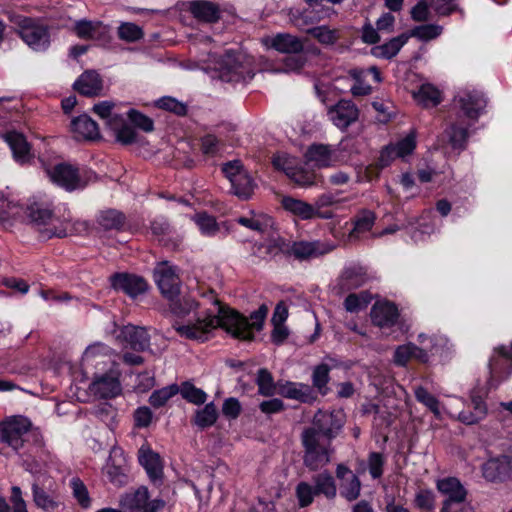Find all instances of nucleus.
Instances as JSON below:
<instances>
[{"instance_id":"4c0bfd02","label":"nucleus","mask_w":512,"mask_h":512,"mask_svg":"<svg viewBox=\"0 0 512 512\" xmlns=\"http://www.w3.org/2000/svg\"><path fill=\"white\" fill-rule=\"evenodd\" d=\"M69 487L73 498L81 508L88 509L91 507L92 499L88 488L79 477L71 478L69 481Z\"/></svg>"},{"instance_id":"3c124183","label":"nucleus","mask_w":512,"mask_h":512,"mask_svg":"<svg viewBox=\"0 0 512 512\" xmlns=\"http://www.w3.org/2000/svg\"><path fill=\"white\" fill-rule=\"evenodd\" d=\"M178 393L181 394L183 399L195 405L204 404L207 400V394L190 382L182 383Z\"/></svg>"},{"instance_id":"c03bdc74","label":"nucleus","mask_w":512,"mask_h":512,"mask_svg":"<svg viewBox=\"0 0 512 512\" xmlns=\"http://www.w3.org/2000/svg\"><path fill=\"white\" fill-rule=\"evenodd\" d=\"M309 34L320 44L326 46H332L340 39L339 30L332 29L326 25L316 26L313 29H309Z\"/></svg>"},{"instance_id":"8fccbe9b","label":"nucleus","mask_w":512,"mask_h":512,"mask_svg":"<svg viewBox=\"0 0 512 512\" xmlns=\"http://www.w3.org/2000/svg\"><path fill=\"white\" fill-rule=\"evenodd\" d=\"M414 395L416 400L426 406L436 417L440 416V403L425 387L415 386Z\"/></svg>"},{"instance_id":"338daca9","label":"nucleus","mask_w":512,"mask_h":512,"mask_svg":"<svg viewBox=\"0 0 512 512\" xmlns=\"http://www.w3.org/2000/svg\"><path fill=\"white\" fill-rule=\"evenodd\" d=\"M220 140L213 134L201 138V151L204 155L213 157L220 151Z\"/></svg>"},{"instance_id":"2eb2a0df","label":"nucleus","mask_w":512,"mask_h":512,"mask_svg":"<svg viewBox=\"0 0 512 512\" xmlns=\"http://www.w3.org/2000/svg\"><path fill=\"white\" fill-rule=\"evenodd\" d=\"M357 105L348 99H341L327 110L329 120L340 130H346L359 118Z\"/></svg>"},{"instance_id":"0e129e2a","label":"nucleus","mask_w":512,"mask_h":512,"mask_svg":"<svg viewBox=\"0 0 512 512\" xmlns=\"http://www.w3.org/2000/svg\"><path fill=\"white\" fill-rule=\"evenodd\" d=\"M127 116L129 120L134 124V126L142 129L145 132H151L154 129L152 119L137 110L130 109L127 113Z\"/></svg>"},{"instance_id":"37998d69","label":"nucleus","mask_w":512,"mask_h":512,"mask_svg":"<svg viewBox=\"0 0 512 512\" xmlns=\"http://www.w3.org/2000/svg\"><path fill=\"white\" fill-rule=\"evenodd\" d=\"M256 187L253 179L247 172L244 175H240L236 180L231 183L232 192L240 199H249Z\"/></svg>"},{"instance_id":"bf43d9fd","label":"nucleus","mask_w":512,"mask_h":512,"mask_svg":"<svg viewBox=\"0 0 512 512\" xmlns=\"http://www.w3.org/2000/svg\"><path fill=\"white\" fill-rule=\"evenodd\" d=\"M156 106L178 116H183L187 113V107L184 103L169 96L158 99L156 101Z\"/></svg>"},{"instance_id":"dca6fc26","label":"nucleus","mask_w":512,"mask_h":512,"mask_svg":"<svg viewBox=\"0 0 512 512\" xmlns=\"http://www.w3.org/2000/svg\"><path fill=\"white\" fill-rule=\"evenodd\" d=\"M120 373L110 370L107 373L96 375L89 386L92 394L99 398H114L121 394L122 386L119 380Z\"/></svg>"},{"instance_id":"603ef678","label":"nucleus","mask_w":512,"mask_h":512,"mask_svg":"<svg viewBox=\"0 0 512 512\" xmlns=\"http://www.w3.org/2000/svg\"><path fill=\"white\" fill-rule=\"evenodd\" d=\"M178 392L179 387L176 384H172L161 389L155 390L149 397V403L154 408H160L164 406Z\"/></svg>"},{"instance_id":"f257e3e1","label":"nucleus","mask_w":512,"mask_h":512,"mask_svg":"<svg viewBox=\"0 0 512 512\" xmlns=\"http://www.w3.org/2000/svg\"><path fill=\"white\" fill-rule=\"evenodd\" d=\"M169 301V309L175 317L182 319L191 313L194 315L193 320H189L186 324L175 321L172 324L173 329L183 338L201 342L206 341L208 334L217 327L223 328L235 338L252 340L254 332L262 329L268 313V307L263 304L252 312L248 319L237 311L222 306L212 291L209 293V301L213 305L212 310L198 311L203 304L196 302L191 297H177Z\"/></svg>"},{"instance_id":"a18cd8bd","label":"nucleus","mask_w":512,"mask_h":512,"mask_svg":"<svg viewBox=\"0 0 512 512\" xmlns=\"http://www.w3.org/2000/svg\"><path fill=\"white\" fill-rule=\"evenodd\" d=\"M315 490L318 494H323L327 498L332 499L336 496V486L333 477L327 473H320L313 477Z\"/></svg>"},{"instance_id":"cd10ccee","label":"nucleus","mask_w":512,"mask_h":512,"mask_svg":"<svg viewBox=\"0 0 512 512\" xmlns=\"http://www.w3.org/2000/svg\"><path fill=\"white\" fill-rule=\"evenodd\" d=\"M74 89L85 96L98 95L102 90V80L95 71L84 72L74 83Z\"/></svg>"},{"instance_id":"5fc2aeb1","label":"nucleus","mask_w":512,"mask_h":512,"mask_svg":"<svg viewBox=\"0 0 512 512\" xmlns=\"http://www.w3.org/2000/svg\"><path fill=\"white\" fill-rule=\"evenodd\" d=\"M118 37L125 42H136L143 38L142 28L132 22L121 23L118 27Z\"/></svg>"},{"instance_id":"9b49d317","label":"nucleus","mask_w":512,"mask_h":512,"mask_svg":"<svg viewBox=\"0 0 512 512\" xmlns=\"http://www.w3.org/2000/svg\"><path fill=\"white\" fill-rule=\"evenodd\" d=\"M154 280L161 294L167 300H173L180 295L181 280L179 270L168 261H163L156 265Z\"/></svg>"},{"instance_id":"393cba45","label":"nucleus","mask_w":512,"mask_h":512,"mask_svg":"<svg viewBox=\"0 0 512 512\" xmlns=\"http://www.w3.org/2000/svg\"><path fill=\"white\" fill-rule=\"evenodd\" d=\"M305 158L307 163H313L317 168L332 166L337 161L335 150L324 144L311 145L305 154Z\"/></svg>"},{"instance_id":"774afa93","label":"nucleus","mask_w":512,"mask_h":512,"mask_svg":"<svg viewBox=\"0 0 512 512\" xmlns=\"http://www.w3.org/2000/svg\"><path fill=\"white\" fill-rule=\"evenodd\" d=\"M412 359H415L421 363H427L429 361L430 354L434 355L439 353L437 344L431 346L418 347L414 343H411Z\"/></svg>"},{"instance_id":"680f3d73","label":"nucleus","mask_w":512,"mask_h":512,"mask_svg":"<svg viewBox=\"0 0 512 512\" xmlns=\"http://www.w3.org/2000/svg\"><path fill=\"white\" fill-rule=\"evenodd\" d=\"M329 371L330 368L327 364H320L315 367L313 371V385L322 393L325 394L323 389L326 388V385L329 381Z\"/></svg>"},{"instance_id":"ea45409f","label":"nucleus","mask_w":512,"mask_h":512,"mask_svg":"<svg viewBox=\"0 0 512 512\" xmlns=\"http://www.w3.org/2000/svg\"><path fill=\"white\" fill-rule=\"evenodd\" d=\"M375 223V214L371 211H363L354 221V227L349 233L351 240L359 239L364 233L371 230Z\"/></svg>"},{"instance_id":"c756f323","label":"nucleus","mask_w":512,"mask_h":512,"mask_svg":"<svg viewBox=\"0 0 512 512\" xmlns=\"http://www.w3.org/2000/svg\"><path fill=\"white\" fill-rule=\"evenodd\" d=\"M139 462L146 470L150 479L156 480L161 478L162 463L157 453L153 452L150 448L142 446L139 450Z\"/></svg>"},{"instance_id":"20e7f679","label":"nucleus","mask_w":512,"mask_h":512,"mask_svg":"<svg viewBox=\"0 0 512 512\" xmlns=\"http://www.w3.org/2000/svg\"><path fill=\"white\" fill-rule=\"evenodd\" d=\"M25 469L34 475L31 483L32 500L38 509L44 512H54L61 506L59 493L55 481L47 475H37L40 473L38 465H33L24 461Z\"/></svg>"},{"instance_id":"6ab92c4d","label":"nucleus","mask_w":512,"mask_h":512,"mask_svg":"<svg viewBox=\"0 0 512 512\" xmlns=\"http://www.w3.org/2000/svg\"><path fill=\"white\" fill-rule=\"evenodd\" d=\"M116 339L126 343L135 351H144L150 346V337L143 327L126 325L119 329Z\"/></svg>"},{"instance_id":"412c9836","label":"nucleus","mask_w":512,"mask_h":512,"mask_svg":"<svg viewBox=\"0 0 512 512\" xmlns=\"http://www.w3.org/2000/svg\"><path fill=\"white\" fill-rule=\"evenodd\" d=\"M483 476L491 482H501L512 475V462L508 456L489 459L482 468Z\"/></svg>"},{"instance_id":"c9c22d12","label":"nucleus","mask_w":512,"mask_h":512,"mask_svg":"<svg viewBox=\"0 0 512 512\" xmlns=\"http://www.w3.org/2000/svg\"><path fill=\"white\" fill-rule=\"evenodd\" d=\"M414 99L423 107H435L441 102L440 91L431 84H422L417 92H414Z\"/></svg>"},{"instance_id":"aec40b11","label":"nucleus","mask_w":512,"mask_h":512,"mask_svg":"<svg viewBox=\"0 0 512 512\" xmlns=\"http://www.w3.org/2000/svg\"><path fill=\"white\" fill-rule=\"evenodd\" d=\"M332 250L333 246L321 241H298L290 246L288 253L298 260H309Z\"/></svg>"},{"instance_id":"5701e85b","label":"nucleus","mask_w":512,"mask_h":512,"mask_svg":"<svg viewBox=\"0 0 512 512\" xmlns=\"http://www.w3.org/2000/svg\"><path fill=\"white\" fill-rule=\"evenodd\" d=\"M281 205L287 212L299 217L301 220H311L314 218L328 219L329 217V215L322 214L314 209L312 204L291 196L282 197Z\"/></svg>"},{"instance_id":"e433bc0d","label":"nucleus","mask_w":512,"mask_h":512,"mask_svg":"<svg viewBox=\"0 0 512 512\" xmlns=\"http://www.w3.org/2000/svg\"><path fill=\"white\" fill-rule=\"evenodd\" d=\"M75 32L80 38L98 39L101 35L106 34L108 29L101 22L80 20L75 24Z\"/></svg>"},{"instance_id":"423d86ee","label":"nucleus","mask_w":512,"mask_h":512,"mask_svg":"<svg viewBox=\"0 0 512 512\" xmlns=\"http://www.w3.org/2000/svg\"><path fill=\"white\" fill-rule=\"evenodd\" d=\"M93 111L105 125L113 132L115 139L122 144H132L137 139V133L125 120L122 114L115 110L111 101H102L94 105Z\"/></svg>"},{"instance_id":"e2e57ef3","label":"nucleus","mask_w":512,"mask_h":512,"mask_svg":"<svg viewBox=\"0 0 512 512\" xmlns=\"http://www.w3.org/2000/svg\"><path fill=\"white\" fill-rule=\"evenodd\" d=\"M400 158H405L410 155L416 147V137L414 133L408 134L406 137L400 139L393 144Z\"/></svg>"},{"instance_id":"de8ad7c7","label":"nucleus","mask_w":512,"mask_h":512,"mask_svg":"<svg viewBox=\"0 0 512 512\" xmlns=\"http://www.w3.org/2000/svg\"><path fill=\"white\" fill-rule=\"evenodd\" d=\"M295 184L301 187H310L317 184L315 172L306 169L304 166L296 165L288 176Z\"/></svg>"},{"instance_id":"79ce46f5","label":"nucleus","mask_w":512,"mask_h":512,"mask_svg":"<svg viewBox=\"0 0 512 512\" xmlns=\"http://www.w3.org/2000/svg\"><path fill=\"white\" fill-rule=\"evenodd\" d=\"M218 418L216 406L213 402L207 403L203 408L196 411L193 423L201 428L211 427Z\"/></svg>"},{"instance_id":"6e6d98bb","label":"nucleus","mask_w":512,"mask_h":512,"mask_svg":"<svg viewBox=\"0 0 512 512\" xmlns=\"http://www.w3.org/2000/svg\"><path fill=\"white\" fill-rule=\"evenodd\" d=\"M112 354V349L106 344L97 342L86 348L82 360L85 363H92L98 358L108 357Z\"/></svg>"},{"instance_id":"0eeeda50","label":"nucleus","mask_w":512,"mask_h":512,"mask_svg":"<svg viewBox=\"0 0 512 512\" xmlns=\"http://www.w3.org/2000/svg\"><path fill=\"white\" fill-rule=\"evenodd\" d=\"M14 24L17 34L29 48L36 52H44L49 48V29L41 21L26 16H16Z\"/></svg>"},{"instance_id":"1a4fd4ad","label":"nucleus","mask_w":512,"mask_h":512,"mask_svg":"<svg viewBox=\"0 0 512 512\" xmlns=\"http://www.w3.org/2000/svg\"><path fill=\"white\" fill-rule=\"evenodd\" d=\"M220 78L225 82H246L254 76L252 60L242 52L227 51L219 67Z\"/></svg>"},{"instance_id":"4d7b16f0","label":"nucleus","mask_w":512,"mask_h":512,"mask_svg":"<svg viewBox=\"0 0 512 512\" xmlns=\"http://www.w3.org/2000/svg\"><path fill=\"white\" fill-rule=\"evenodd\" d=\"M361 483L359 478L351 474L341 485V495L348 501L356 500L360 495Z\"/></svg>"},{"instance_id":"052dcab7","label":"nucleus","mask_w":512,"mask_h":512,"mask_svg":"<svg viewBox=\"0 0 512 512\" xmlns=\"http://www.w3.org/2000/svg\"><path fill=\"white\" fill-rule=\"evenodd\" d=\"M339 202V199L337 197V194H334L332 192H326L321 195H319L315 203L313 204L314 209L318 210L322 214L329 215L328 219L333 218L334 214L330 210H323L326 207H330L334 204H337Z\"/></svg>"},{"instance_id":"c85d7f7f","label":"nucleus","mask_w":512,"mask_h":512,"mask_svg":"<svg viewBox=\"0 0 512 512\" xmlns=\"http://www.w3.org/2000/svg\"><path fill=\"white\" fill-rule=\"evenodd\" d=\"M409 35L403 33L390 39L388 42L371 48V54L376 58L391 59L395 57L401 48L408 42Z\"/></svg>"},{"instance_id":"09e8293b","label":"nucleus","mask_w":512,"mask_h":512,"mask_svg":"<svg viewBox=\"0 0 512 512\" xmlns=\"http://www.w3.org/2000/svg\"><path fill=\"white\" fill-rule=\"evenodd\" d=\"M256 383L259 394L269 397L277 393L278 384L274 383L272 374L267 369H260L257 373Z\"/></svg>"},{"instance_id":"b1692460","label":"nucleus","mask_w":512,"mask_h":512,"mask_svg":"<svg viewBox=\"0 0 512 512\" xmlns=\"http://www.w3.org/2000/svg\"><path fill=\"white\" fill-rule=\"evenodd\" d=\"M70 131L76 140H96L100 136L98 124L86 114L71 120Z\"/></svg>"},{"instance_id":"f8f14e48","label":"nucleus","mask_w":512,"mask_h":512,"mask_svg":"<svg viewBox=\"0 0 512 512\" xmlns=\"http://www.w3.org/2000/svg\"><path fill=\"white\" fill-rule=\"evenodd\" d=\"M307 5L303 11L292 12L291 20L298 29L308 34L309 29H313L316 23L335 13L333 9L324 7L318 0H308Z\"/></svg>"},{"instance_id":"7ed1b4c3","label":"nucleus","mask_w":512,"mask_h":512,"mask_svg":"<svg viewBox=\"0 0 512 512\" xmlns=\"http://www.w3.org/2000/svg\"><path fill=\"white\" fill-rule=\"evenodd\" d=\"M486 104L482 92L476 89L460 90L453 100L456 118L444 130L440 141L447 143L453 150L465 149L468 130L483 113Z\"/></svg>"},{"instance_id":"473e14b6","label":"nucleus","mask_w":512,"mask_h":512,"mask_svg":"<svg viewBox=\"0 0 512 512\" xmlns=\"http://www.w3.org/2000/svg\"><path fill=\"white\" fill-rule=\"evenodd\" d=\"M190 11L195 18L205 22H215L220 17L218 6L205 0L192 2L190 4Z\"/></svg>"},{"instance_id":"f704fd0d","label":"nucleus","mask_w":512,"mask_h":512,"mask_svg":"<svg viewBox=\"0 0 512 512\" xmlns=\"http://www.w3.org/2000/svg\"><path fill=\"white\" fill-rule=\"evenodd\" d=\"M235 221L248 229L258 232H263L273 225V220L270 216L255 212H251L249 216L238 217Z\"/></svg>"},{"instance_id":"864d4df0","label":"nucleus","mask_w":512,"mask_h":512,"mask_svg":"<svg viewBox=\"0 0 512 512\" xmlns=\"http://www.w3.org/2000/svg\"><path fill=\"white\" fill-rule=\"evenodd\" d=\"M442 26L436 24L420 25L413 28L409 33L410 37H415L421 41H430L441 35Z\"/></svg>"},{"instance_id":"13d9d810","label":"nucleus","mask_w":512,"mask_h":512,"mask_svg":"<svg viewBox=\"0 0 512 512\" xmlns=\"http://www.w3.org/2000/svg\"><path fill=\"white\" fill-rule=\"evenodd\" d=\"M296 497L300 507H307L312 504L314 497L317 495L315 488L308 482H300L296 486Z\"/></svg>"},{"instance_id":"69168bd1","label":"nucleus","mask_w":512,"mask_h":512,"mask_svg":"<svg viewBox=\"0 0 512 512\" xmlns=\"http://www.w3.org/2000/svg\"><path fill=\"white\" fill-rule=\"evenodd\" d=\"M272 163L277 170L283 171L287 176L290 175V171H293L294 167L297 165L296 159L286 153L275 155Z\"/></svg>"},{"instance_id":"7c9ffc66","label":"nucleus","mask_w":512,"mask_h":512,"mask_svg":"<svg viewBox=\"0 0 512 512\" xmlns=\"http://www.w3.org/2000/svg\"><path fill=\"white\" fill-rule=\"evenodd\" d=\"M368 277L363 267L353 265L347 267L340 278V287L342 290H352L365 284Z\"/></svg>"},{"instance_id":"f3484780","label":"nucleus","mask_w":512,"mask_h":512,"mask_svg":"<svg viewBox=\"0 0 512 512\" xmlns=\"http://www.w3.org/2000/svg\"><path fill=\"white\" fill-rule=\"evenodd\" d=\"M372 323L380 329H390L395 326L400 317L398 307L388 300L376 301L370 311Z\"/></svg>"},{"instance_id":"a19ab883","label":"nucleus","mask_w":512,"mask_h":512,"mask_svg":"<svg viewBox=\"0 0 512 512\" xmlns=\"http://www.w3.org/2000/svg\"><path fill=\"white\" fill-rule=\"evenodd\" d=\"M372 300V296L368 291L359 293H351L344 300V308L347 312L358 313L367 308Z\"/></svg>"},{"instance_id":"6e6552de","label":"nucleus","mask_w":512,"mask_h":512,"mask_svg":"<svg viewBox=\"0 0 512 512\" xmlns=\"http://www.w3.org/2000/svg\"><path fill=\"white\" fill-rule=\"evenodd\" d=\"M43 168L50 181L66 191L83 189L88 184L87 173L70 163L60 162L54 165L43 163Z\"/></svg>"},{"instance_id":"72a5a7b5","label":"nucleus","mask_w":512,"mask_h":512,"mask_svg":"<svg viewBox=\"0 0 512 512\" xmlns=\"http://www.w3.org/2000/svg\"><path fill=\"white\" fill-rule=\"evenodd\" d=\"M125 223V216L114 209L101 211L97 216V224L104 231H118Z\"/></svg>"},{"instance_id":"f03ea898","label":"nucleus","mask_w":512,"mask_h":512,"mask_svg":"<svg viewBox=\"0 0 512 512\" xmlns=\"http://www.w3.org/2000/svg\"><path fill=\"white\" fill-rule=\"evenodd\" d=\"M344 425L341 411L319 410L313 417L312 426L305 429L301 439L304 447L305 466L316 471L330 462L333 452L331 441L337 437Z\"/></svg>"},{"instance_id":"2f4dec72","label":"nucleus","mask_w":512,"mask_h":512,"mask_svg":"<svg viewBox=\"0 0 512 512\" xmlns=\"http://www.w3.org/2000/svg\"><path fill=\"white\" fill-rule=\"evenodd\" d=\"M277 393L288 399L305 402L311 396V388L303 383L287 381L285 383H278Z\"/></svg>"},{"instance_id":"a211bd4d","label":"nucleus","mask_w":512,"mask_h":512,"mask_svg":"<svg viewBox=\"0 0 512 512\" xmlns=\"http://www.w3.org/2000/svg\"><path fill=\"white\" fill-rule=\"evenodd\" d=\"M113 289L121 291L131 298L146 292L148 284L143 277L129 273H115L110 277Z\"/></svg>"},{"instance_id":"4468645a","label":"nucleus","mask_w":512,"mask_h":512,"mask_svg":"<svg viewBox=\"0 0 512 512\" xmlns=\"http://www.w3.org/2000/svg\"><path fill=\"white\" fill-rule=\"evenodd\" d=\"M120 506L127 512H157L164 506L159 499L149 501L146 487H139L133 493H127L120 499Z\"/></svg>"},{"instance_id":"a878e982","label":"nucleus","mask_w":512,"mask_h":512,"mask_svg":"<svg viewBox=\"0 0 512 512\" xmlns=\"http://www.w3.org/2000/svg\"><path fill=\"white\" fill-rule=\"evenodd\" d=\"M264 44L286 54H297L303 50L302 41L288 33H279L273 37H268L264 39Z\"/></svg>"},{"instance_id":"bb28decb","label":"nucleus","mask_w":512,"mask_h":512,"mask_svg":"<svg viewBox=\"0 0 512 512\" xmlns=\"http://www.w3.org/2000/svg\"><path fill=\"white\" fill-rule=\"evenodd\" d=\"M437 489L439 492L447 496L443 502V506L448 504V510L451 503H461L466 498V490L460 481L454 477H448L437 481Z\"/></svg>"},{"instance_id":"4be33fe9","label":"nucleus","mask_w":512,"mask_h":512,"mask_svg":"<svg viewBox=\"0 0 512 512\" xmlns=\"http://www.w3.org/2000/svg\"><path fill=\"white\" fill-rule=\"evenodd\" d=\"M5 142L12 151L13 158L21 165L29 163L33 155L31 153L30 144L25 136L17 131H7L3 134Z\"/></svg>"},{"instance_id":"58836bf2","label":"nucleus","mask_w":512,"mask_h":512,"mask_svg":"<svg viewBox=\"0 0 512 512\" xmlns=\"http://www.w3.org/2000/svg\"><path fill=\"white\" fill-rule=\"evenodd\" d=\"M192 220L204 236L214 237L220 231V225L217 223L215 217L207 214L206 212L195 214L192 217Z\"/></svg>"},{"instance_id":"49530a36","label":"nucleus","mask_w":512,"mask_h":512,"mask_svg":"<svg viewBox=\"0 0 512 512\" xmlns=\"http://www.w3.org/2000/svg\"><path fill=\"white\" fill-rule=\"evenodd\" d=\"M58 226L64 227L66 232L64 235H54V237L61 238L72 234H81L88 230V223L82 220H74L69 211L62 216Z\"/></svg>"},{"instance_id":"9d476101","label":"nucleus","mask_w":512,"mask_h":512,"mask_svg":"<svg viewBox=\"0 0 512 512\" xmlns=\"http://www.w3.org/2000/svg\"><path fill=\"white\" fill-rule=\"evenodd\" d=\"M31 422L24 416H11L0 423V441L16 453L24 447L28 440Z\"/></svg>"},{"instance_id":"39448f33","label":"nucleus","mask_w":512,"mask_h":512,"mask_svg":"<svg viewBox=\"0 0 512 512\" xmlns=\"http://www.w3.org/2000/svg\"><path fill=\"white\" fill-rule=\"evenodd\" d=\"M51 203L45 198H33L26 207V214L31 223L38 229L42 238L64 235L66 230L58 226L60 217L52 212Z\"/></svg>"},{"instance_id":"ddd939ff","label":"nucleus","mask_w":512,"mask_h":512,"mask_svg":"<svg viewBox=\"0 0 512 512\" xmlns=\"http://www.w3.org/2000/svg\"><path fill=\"white\" fill-rule=\"evenodd\" d=\"M103 472L114 486L121 487L128 483V464L121 448L113 447L111 449Z\"/></svg>"}]
</instances>
